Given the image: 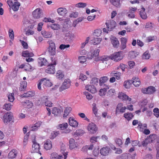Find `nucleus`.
Wrapping results in <instances>:
<instances>
[{"label": "nucleus", "mask_w": 159, "mask_h": 159, "mask_svg": "<svg viewBox=\"0 0 159 159\" xmlns=\"http://www.w3.org/2000/svg\"><path fill=\"white\" fill-rule=\"evenodd\" d=\"M42 84L43 87H50L52 85V83L49 80H47L46 78L41 79L39 82L38 85V88L39 89H41V85Z\"/></svg>", "instance_id": "obj_1"}, {"label": "nucleus", "mask_w": 159, "mask_h": 159, "mask_svg": "<svg viewBox=\"0 0 159 159\" xmlns=\"http://www.w3.org/2000/svg\"><path fill=\"white\" fill-rule=\"evenodd\" d=\"M13 117L12 113L11 112L5 113L3 117V121L6 125L8 124L11 120Z\"/></svg>", "instance_id": "obj_2"}, {"label": "nucleus", "mask_w": 159, "mask_h": 159, "mask_svg": "<svg viewBox=\"0 0 159 159\" xmlns=\"http://www.w3.org/2000/svg\"><path fill=\"white\" fill-rule=\"evenodd\" d=\"M49 54L51 55H54L56 53V46L55 43L52 41L50 42L49 46L48 48Z\"/></svg>", "instance_id": "obj_3"}, {"label": "nucleus", "mask_w": 159, "mask_h": 159, "mask_svg": "<svg viewBox=\"0 0 159 159\" xmlns=\"http://www.w3.org/2000/svg\"><path fill=\"white\" fill-rule=\"evenodd\" d=\"M107 30L109 31H111L116 27V22L113 20H111L109 21L106 23Z\"/></svg>", "instance_id": "obj_4"}, {"label": "nucleus", "mask_w": 159, "mask_h": 159, "mask_svg": "<svg viewBox=\"0 0 159 159\" xmlns=\"http://www.w3.org/2000/svg\"><path fill=\"white\" fill-rule=\"evenodd\" d=\"M121 52H115L111 56V59L113 60L114 61H118L122 59L123 56L121 55Z\"/></svg>", "instance_id": "obj_5"}, {"label": "nucleus", "mask_w": 159, "mask_h": 159, "mask_svg": "<svg viewBox=\"0 0 159 159\" xmlns=\"http://www.w3.org/2000/svg\"><path fill=\"white\" fill-rule=\"evenodd\" d=\"M156 91L154 87L150 86L147 88L142 89V92L145 94H151L153 93Z\"/></svg>", "instance_id": "obj_6"}, {"label": "nucleus", "mask_w": 159, "mask_h": 159, "mask_svg": "<svg viewBox=\"0 0 159 159\" xmlns=\"http://www.w3.org/2000/svg\"><path fill=\"white\" fill-rule=\"evenodd\" d=\"M87 129L91 133L93 134L96 133L98 129L96 125L93 123H90L89 124Z\"/></svg>", "instance_id": "obj_7"}, {"label": "nucleus", "mask_w": 159, "mask_h": 159, "mask_svg": "<svg viewBox=\"0 0 159 159\" xmlns=\"http://www.w3.org/2000/svg\"><path fill=\"white\" fill-rule=\"evenodd\" d=\"M55 65L50 64L47 66V68L45 70V72L49 74H54L55 72Z\"/></svg>", "instance_id": "obj_8"}, {"label": "nucleus", "mask_w": 159, "mask_h": 159, "mask_svg": "<svg viewBox=\"0 0 159 159\" xmlns=\"http://www.w3.org/2000/svg\"><path fill=\"white\" fill-rule=\"evenodd\" d=\"M33 17L35 19L39 18L42 16L43 13L40 8H37L34 10L32 13Z\"/></svg>", "instance_id": "obj_9"}, {"label": "nucleus", "mask_w": 159, "mask_h": 159, "mask_svg": "<svg viewBox=\"0 0 159 159\" xmlns=\"http://www.w3.org/2000/svg\"><path fill=\"white\" fill-rule=\"evenodd\" d=\"M33 144L32 145V150L34 152H39L40 147L39 144L36 142L34 139L33 141Z\"/></svg>", "instance_id": "obj_10"}, {"label": "nucleus", "mask_w": 159, "mask_h": 159, "mask_svg": "<svg viewBox=\"0 0 159 159\" xmlns=\"http://www.w3.org/2000/svg\"><path fill=\"white\" fill-rule=\"evenodd\" d=\"M118 97L120 99L123 100L128 101L129 102H130L131 99L129 98L128 96L123 93H121L119 94Z\"/></svg>", "instance_id": "obj_11"}, {"label": "nucleus", "mask_w": 159, "mask_h": 159, "mask_svg": "<svg viewBox=\"0 0 159 159\" xmlns=\"http://www.w3.org/2000/svg\"><path fill=\"white\" fill-rule=\"evenodd\" d=\"M111 42L113 46L115 48H117L119 46V42L117 38L114 36H111Z\"/></svg>", "instance_id": "obj_12"}, {"label": "nucleus", "mask_w": 159, "mask_h": 159, "mask_svg": "<svg viewBox=\"0 0 159 159\" xmlns=\"http://www.w3.org/2000/svg\"><path fill=\"white\" fill-rule=\"evenodd\" d=\"M70 86V84L69 81H65L63 83L62 85L59 88V91H61L68 88Z\"/></svg>", "instance_id": "obj_13"}, {"label": "nucleus", "mask_w": 159, "mask_h": 159, "mask_svg": "<svg viewBox=\"0 0 159 159\" xmlns=\"http://www.w3.org/2000/svg\"><path fill=\"white\" fill-rule=\"evenodd\" d=\"M61 110L60 109L57 107H54L52 111V113L55 115L59 116L61 115V113L63 112V109L61 107Z\"/></svg>", "instance_id": "obj_14"}, {"label": "nucleus", "mask_w": 159, "mask_h": 159, "mask_svg": "<svg viewBox=\"0 0 159 159\" xmlns=\"http://www.w3.org/2000/svg\"><path fill=\"white\" fill-rule=\"evenodd\" d=\"M93 147V144H91L90 146L86 145L82 148L81 151L84 153H87L88 150H92Z\"/></svg>", "instance_id": "obj_15"}, {"label": "nucleus", "mask_w": 159, "mask_h": 159, "mask_svg": "<svg viewBox=\"0 0 159 159\" xmlns=\"http://www.w3.org/2000/svg\"><path fill=\"white\" fill-rule=\"evenodd\" d=\"M75 35L73 34H71L69 33H67L66 35V39L69 42H72L75 38Z\"/></svg>", "instance_id": "obj_16"}, {"label": "nucleus", "mask_w": 159, "mask_h": 159, "mask_svg": "<svg viewBox=\"0 0 159 159\" xmlns=\"http://www.w3.org/2000/svg\"><path fill=\"white\" fill-rule=\"evenodd\" d=\"M130 81L136 87H138L141 84V82L138 78L133 77L132 80H130Z\"/></svg>", "instance_id": "obj_17"}, {"label": "nucleus", "mask_w": 159, "mask_h": 159, "mask_svg": "<svg viewBox=\"0 0 159 159\" xmlns=\"http://www.w3.org/2000/svg\"><path fill=\"white\" fill-rule=\"evenodd\" d=\"M69 122L70 125L74 127H77L78 124L76 121L71 117L69 119Z\"/></svg>", "instance_id": "obj_18"}, {"label": "nucleus", "mask_w": 159, "mask_h": 159, "mask_svg": "<svg viewBox=\"0 0 159 159\" xmlns=\"http://www.w3.org/2000/svg\"><path fill=\"white\" fill-rule=\"evenodd\" d=\"M39 63L40 64L41 66H47L49 65V63L47 62L46 59L44 58L40 57L39 58Z\"/></svg>", "instance_id": "obj_19"}, {"label": "nucleus", "mask_w": 159, "mask_h": 159, "mask_svg": "<svg viewBox=\"0 0 159 159\" xmlns=\"http://www.w3.org/2000/svg\"><path fill=\"white\" fill-rule=\"evenodd\" d=\"M111 3L117 8H120L121 6L120 0H110Z\"/></svg>", "instance_id": "obj_20"}, {"label": "nucleus", "mask_w": 159, "mask_h": 159, "mask_svg": "<svg viewBox=\"0 0 159 159\" xmlns=\"http://www.w3.org/2000/svg\"><path fill=\"white\" fill-rule=\"evenodd\" d=\"M52 147L51 141L49 139L47 140L44 144V148L46 150L50 149Z\"/></svg>", "instance_id": "obj_21"}, {"label": "nucleus", "mask_w": 159, "mask_h": 159, "mask_svg": "<svg viewBox=\"0 0 159 159\" xmlns=\"http://www.w3.org/2000/svg\"><path fill=\"white\" fill-rule=\"evenodd\" d=\"M57 11L58 13L62 16H65L67 13V11L65 8H60L57 9Z\"/></svg>", "instance_id": "obj_22"}, {"label": "nucleus", "mask_w": 159, "mask_h": 159, "mask_svg": "<svg viewBox=\"0 0 159 159\" xmlns=\"http://www.w3.org/2000/svg\"><path fill=\"white\" fill-rule=\"evenodd\" d=\"M102 40V39L100 38H94L90 41V43L91 44L94 45L99 44Z\"/></svg>", "instance_id": "obj_23"}, {"label": "nucleus", "mask_w": 159, "mask_h": 159, "mask_svg": "<svg viewBox=\"0 0 159 159\" xmlns=\"http://www.w3.org/2000/svg\"><path fill=\"white\" fill-rule=\"evenodd\" d=\"M34 95V93L32 91H29L26 93H25L23 94H22L20 97L22 98L24 97H32Z\"/></svg>", "instance_id": "obj_24"}, {"label": "nucleus", "mask_w": 159, "mask_h": 159, "mask_svg": "<svg viewBox=\"0 0 159 159\" xmlns=\"http://www.w3.org/2000/svg\"><path fill=\"white\" fill-rule=\"evenodd\" d=\"M109 148H103L100 150V152L101 155L103 156L107 155L109 152Z\"/></svg>", "instance_id": "obj_25"}, {"label": "nucleus", "mask_w": 159, "mask_h": 159, "mask_svg": "<svg viewBox=\"0 0 159 159\" xmlns=\"http://www.w3.org/2000/svg\"><path fill=\"white\" fill-rule=\"evenodd\" d=\"M27 86V82L25 81H23L21 82L20 83L19 89L20 91H24L25 90Z\"/></svg>", "instance_id": "obj_26"}, {"label": "nucleus", "mask_w": 159, "mask_h": 159, "mask_svg": "<svg viewBox=\"0 0 159 159\" xmlns=\"http://www.w3.org/2000/svg\"><path fill=\"white\" fill-rule=\"evenodd\" d=\"M111 76L114 75L116 77L117 80H119L120 78L121 73L118 71H112L110 74Z\"/></svg>", "instance_id": "obj_27"}, {"label": "nucleus", "mask_w": 159, "mask_h": 159, "mask_svg": "<svg viewBox=\"0 0 159 159\" xmlns=\"http://www.w3.org/2000/svg\"><path fill=\"white\" fill-rule=\"evenodd\" d=\"M32 52H29L28 51H23L22 52V56L25 57H32L34 56Z\"/></svg>", "instance_id": "obj_28"}, {"label": "nucleus", "mask_w": 159, "mask_h": 159, "mask_svg": "<svg viewBox=\"0 0 159 159\" xmlns=\"http://www.w3.org/2000/svg\"><path fill=\"white\" fill-rule=\"evenodd\" d=\"M17 155V152L15 150H12L9 153L8 157L9 158H15Z\"/></svg>", "instance_id": "obj_29"}, {"label": "nucleus", "mask_w": 159, "mask_h": 159, "mask_svg": "<svg viewBox=\"0 0 159 159\" xmlns=\"http://www.w3.org/2000/svg\"><path fill=\"white\" fill-rule=\"evenodd\" d=\"M142 10L140 11V15L141 17L143 19H145L147 18V15L145 12V9L143 7Z\"/></svg>", "instance_id": "obj_30"}, {"label": "nucleus", "mask_w": 159, "mask_h": 159, "mask_svg": "<svg viewBox=\"0 0 159 159\" xmlns=\"http://www.w3.org/2000/svg\"><path fill=\"white\" fill-rule=\"evenodd\" d=\"M85 88L87 90L90 92L92 93H94L96 92V89L91 85H87L86 86Z\"/></svg>", "instance_id": "obj_31"}, {"label": "nucleus", "mask_w": 159, "mask_h": 159, "mask_svg": "<svg viewBox=\"0 0 159 159\" xmlns=\"http://www.w3.org/2000/svg\"><path fill=\"white\" fill-rule=\"evenodd\" d=\"M50 158L51 159H63L62 156L59 155L56 153H52Z\"/></svg>", "instance_id": "obj_32"}, {"label": "nucleus", "mask_w": 159, "mask_h": 159, "mask_svg": "<svg viewBox=\"0 0 159 159\" xmlns=\"http://www.w3.org/2000/svg\"><path fill=\"white\" fill-rule=\"evenodd\" d=\"M134 116L131 113L127 112L125 113L124 115V117L128 121L131 120L133 117Z\"/></svg>", "instance_id": "obj_33"}, {"label": "nucleus", "mask_w": 159, "mask_h": 159, "mask_svg": "<svg viewBox=\"0 0 159 159\" xmlns=\"http://www.w3.org/2000/svg\"><path fill=\"white\" fill-rule=\"evenodd\" d=\"M48 27H50L53 30H57L60 28V25L57 24H52L51 25H48Z\"/></svg>", "instance_id": "obj_34"}, {"label": "nucleus", "mask_w": 159, "mask_h": 159, "mask_svg": "<svg viewBox=\"0 0 159 159\" xmlns=\"http://www.w3.org/2000/svg\"><path fill=\"white\" fill-rule=\"evenodd\" d=\"M121 49H124L126 47V44L127 42V39L125 38H122L121 39Z\"/></svg>", "instance_id": "obj_35"}, {"label": "nucleus", "mask_w": 159, "mask_h": 159, "mask_svg": "<svg viewBox=\"0 0 159 159\" xmlns=\"http://www.w3.org/2000/svg\"><path fill=\"white\" fill-rule=\"evenodd\" d=\"M138 54L134 51H132L130 52L128 54V57L131 59L135 58L138 55Z\"/></svg>", "instance_id": "obj_36"}, {"label": "nucleus", "mask_w": 159, "mask_h": 159, "mask_svg": "<svg viewBox=\"0 0 159 159\" xmlns=\"http://www.w3.org/2000/svg\"><path fill=\"white\" fill-rule=\"evenodd\" d=\"M72 110V108L70 107H66L64 113L63 115V117H66L68 116Z\"/></svg>", "instance_id": "obj_37"}, {"label": "nucleus", "mask_w": 159, "mask_h": 159, "mask_svg": "<svg viewBox=\"0 0 159 159\" xmlns=\"http://www.w3.org/2000/svg\"><path fill=\"white\" fill-rule=\"evenodd\" d=\"M20 4L19 2H15L14 4H13L12 6L11 7L13 11H17L20 6Z\"/></svg>", "instance_id": "obj_38"}, {"label": "nucleus", "mask_w": 159, "mask_h": 159, "mask_svg": "<svg viewBox=\"0 0 159 159\" xmlns=\"http://www.w3.org/2000/svg\"><path fill=\"white\" fill-rule=\"evenodd\" d=\"M41 34L45 38H50L52 36V34L49 32H47L45 31H42Z\"/></svg>", "instance_id": "obj_39"}, {"label": "nucleus", "mask_w": 159, "mask_h": 159, "mask_svg": "<svg viewBox=\"0 0 159 159\" xmlns=\"http://www.w3.org/2000/svg\"><path fill=\"white\" fill-rule=\"evenodd\" d=\"M56 77L57 79L61 80L64 77V75L61 70H58L56 74Z\"/></svg>", "instance_id": "obj_40"}, {"label": "nucleus", "mask_w": 159, "mask_h": 159, "mask_svg": "<svg viewBox=\"0 0 159 159\" xmlns=\"http://www.w3.org/2000/svg\"><path fill=\"white\" fill-rule=\"evenodd\" d=\"M69 145L70 149H72L75 147V140L73 138H71L69 140Z\"/></svg>", "instance_id": "obj_41"}, {"label": "nucleus", "mask_w": 159, "mask_h": 159, "mask_svg": "<svg viewBox=\"0 0 159 159\" xmlns=\"http://www.w3.org/2000/svg\"><path fill=\"white\" fill-rule=\"evenodd\" d=\"M108 79L107 77L106 76L101 78L99 80L100 85L101 86L103 84L106 82Z\"/></svg>", "instance_id": "obj_42"}, {"label": "nucleus", "mask_w": 159, "mask_h": 159, "mask_svg": "<svg viewBox=\"0 0 159 159\" xmlns=\"http://www.w3.org/2000/svg\"><path fill=\"white\" fill-rule=\"evenodd\" d=\"M91 52L92 53L93 57H97L98 56L99 52V49H97L95 50H91Z\"/></svg>", "instance_id": "obj_43"}, {"label": "nucleus", "mask_w": 159, "mask_h": 159, "mask_svg": "<svg viewBox=\"0 0 159 159\" xmlns=\"http://www.w3.org/2000/svg\"><path fill=\"white\" fill-rule=\"evenodd\" d=\"M150 57V55L149 52L147 51L145 52L143 54L142 56V58L143 59H148Z\"/></svg>", "instance_id": "obj_44"}, {"label": "nucleus", "mask_w": 159, "mask_h": 159, "mask_svg": "<svg viewBox=\"0 0 159 159\" xmlns=\"http://www.w3.org/2000/svg\"><path fill=\"white\" fill-rule=\"evenodd\" d=\"M147 127V125L146 124H142L141 123H139L138 126V128L139 129L140 131H143V129L146 128Z\"/></svg>", "instance_id": "obj_45"}, {"label": "nucleus", "mask_w": 159, "mask_h": 159, "mask_svg": "<svg viewBox=\"0 0 159 159\" xmlns=\"http://www.w3.org/2000/svg\"><path fill=\"white\" fill-rule=\"evenodd\" d=\"M68 124L67 123H64L61 124H60L58 126V129L60 128L61 130H64L67 127Z\"/></svg>", "instance_id": "obj_46"}, {"label": "nucleus", "mask_w": 159, "mask_h": 159, "mask_svg": "<svg viewBox=\"0 0 159 159\" xmlns=\"http://www.w3.org/2000/svg\"><path fill=\"white\" fill-rule=\"evenodd\" d=\"M131 82H130V80L125 81L124 83V86L126 89H128L130 87L131 84Z\"/></svg>", "instance_id": "obj_47"}, {"label": "nucleus", "mask_w": 159, "mask_h": 159, "mask_svg": "<svg viewBox=\"0 0 159 159\" xmlns=\"http://www.w3.org/2000/svg\"><path fill=\"white\" fill-rule=\"evenodd\" d=\"M150 140H151V141H152L150 139H146L144 140L142 143V145L143 147H146L148 144L150 143Z\"/></svg>", "instance_id": "obj_48"}, {"label": "nucleus", "mask_w": 159, "mask_h": 159, "mask_svg": "<svg viewBox=\"0 0 159 159\" xmlns=\"http://www.w3.org/2000/svg\"><path fill=\"white\" fill-rule=\"evenodd\" d=\"M12 105L10 103H6L4 104L3 106L4 109H5L7 111H9L11 109Z\"/></svg>", "instance_id": "obj_49"}, {"label": "nucleus", "mask_w": 159, "mask_h": 159, "mask_svg": "<svg viewBox=\"0 0 159 159\" xmlns=\"http://www.w3.org/2000/svg\"><path fill=\"white\" fill-rule=\"evenodd\" d=\"M107 58L103 57H99L98 56L97 57H95V61H107Z\"/></svg>", "instance_id": "obj_50"}, {"label": "nucleus", "mask_w": 159, "mask_h": 159, "mask_svg": "<svg viewBox=\"0 0 159 159\" xmlns=\"http://www.w3.org/2000/svg\"><path fill=\"white\" fill-rule=\"evenodd\" d=\"M123 106V104L121 103H120L117 105L116 110V114H117V113L119 112V111L120 109Z\"/></svg>", "instance_id": "obj_51"}, {"label": "nucleus", "mask_w": 159, "mask_h": 159, "mask_svg": "<svg viewBox=\"0 0 159 159\" xmlns=\"http://www.w3.org/2000/svg\"><path fill=\"white\" fill-rule=\"evenodd\" d=\"M102 33V31L100 30H97L94 31L93 35L95 36L98 37Z\"/></svg>", "instance_id": "obj_52"}, {"label": "nucleus", "mask_w": 159, "mask_h": 159, "mask_svg": "<svg viewBox=\"0 0 159 159\" xmlns=\"http://www.w3.org/2000/svg\"><path fill=\"white\" fill-rule=\"evenodd\" d=\"M107 91L106 88L101 89L99 92V94L100 96H102L105 95Z\"/></svg>", "instance_id": "obj_53"}, {"label": "nucleus", "mask_w": 159, "mask_h": 159, "mask_svg": "<svg viewBox=\"0 0 159 159\" xmlns=\"http://www.w3.org/2000/svg\"><path fill=\"white\" fill-rule=\"evenodd\" d=\"M84 131L81 129H80L76 130L75 133V134L77 135V136L81 135L84 134Z\"/></svg>", "instance_id": "obj_54"}, {"label": "nucleus", "mask_w": 159, "mask_h": 159, "mask_svg": "<svg viewBox=\"0 0 159 159\" xmlns=\"http://www.w3.org/2000/svg\"><path fill=\"white\" fill-rule=\"evenodd\" d=\"M75 5L77 7L83 8L86 6V4L85 3L80 2L76 4Z\"/></svg>", "instance_id": "obj_55"}, {"label": "nucleus", "mask_w": 159, "mask_h": 159, "mask_svg": "<svg viewBox=\"0 0 159 159\" xmlns=\"http://www.w3.org/2000/svg\"><path fill=\"white\" fill-rule=\"evenodd\" d=\"M14 94L12 93L10 94L8 96V100L11 102H12L14 100Z\"/></svg>", "instance_id": "obj_56"}, {"label": "nucleus", "mask_w": 159, "mask_h": 159, "mask_svg": "<svg viewBox=\"0 0 159 159\" xmlns=\"http://www.w3.org/2000/svg\"><path fill=\"white\" fill-rule=\"evenodd\" d=\"M87 78L86 76L82 73H80L79 76V79L82 81H84Z\"/></svg>", "instance_id": "obj_57"}, {"label": "nucleus", "mask_w": 159, "mask_h": 159, "mask_svg": "<svg viewBox=\"0 0 159 159\" xmlns=\"http://www.w3.org/2000/svg\"><path fill=\"white\" fill-rule=\"evenodd\" d=\"M91 82L93 84L97 85V84L98 83V79L96 77H94L92 78Z\"/></svg>", "instance_id": "obj_58"}, {"label": "nucleus", "mask_w": 159, "mask_h": 159, "mask_svg": "<svg viewBox=\"0 0 159 159\" xmlns=\"http://www.w3.org/2000/svg\"><path fill=\"white\" fill-rule=\"evenodd\" d=\"M70 47V45L69 44L65 45L64 44H61L60 45L59 48L61 50H64L66 48H69Z\"/></svg>", "instance_id": "obj_59"}, {"label": "nucleus", "mask_w": 159, "mask_h": 159, "mask_svg": "<svg viewBox=\"0 0 159 159\" xmlns=\"http://www.w3.org/2000/svg\"><path fill=\"white\" fill-rule=\"evenodd\" d=\"M51 62L49 63L50 64H52L54 65H56L57 64L56 59L54 57H52L51 58Z\"/></svg>", "instance_id": "obj_60"}, {"label": "nucleus", "mask_w": 159, "mask_h": 159, "mask_svg": "<svg viewBox=\"0 0 159 159\" xmlns=\"http://www.w3.org/2000/svg\"><path fill=\"white\" fill-rule=\"evenodd\" d=\"M9 33L10 38L12 39H13L14 38V34L13 30L11 29L9 30Z\"/></svg>", "instance_id": "obj_61"}, {"label": "nucleus", "mask_w": 159, "mask_h": 159, "mask_svg": "<svg viewBox=\"0 0 159 159\" xmlns=\"http://www.w3.org/2000/svg\"><path fill=\"white\" fill-rule=\"evenodd\" d=\"M129 14L128 15V17L131 18H134L135 16L134 12H132V10H129Z\"/></svg>", "instance_id": "obj_62"}, {"label": "nucleus", "mask_w": 159, "mask_h": 159, "mask_svg": "<svg viewBox=\"0 0 159 159\" xmlns=\"http://www.w3.org/2000/svg\"><path fill=\"white\" fill-rule=\"evenodd\" d=\"M80 62L83 63L86 61V58L85 56H82L80 57Z\"/></svg>", "instance_id": "obj_63"}, {"label": "nucleus", "mask_w": 159, "mask_h": 159, "mask_svg": "<svg viewBox=\"0 0 159 159\" xmlns=\"http://www.w3.org/2000/svg\"><path fill=\"white\" fill-rule=\"evenodd\" d=\"M84 94L86 96V98L88 100L91 99L93 98L92 95L89 93L87 92H84Z\"/></svg>", "instance_id": "obj_64"}]
</instances>
